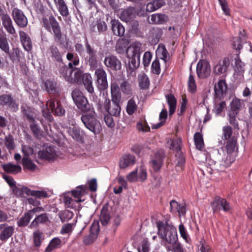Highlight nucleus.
I'll return each mask as SVG.
<instances>
[{
	"label": "nucleus",
	"instance_id": "nucleus-32",
	"mask_svg": "<svg viewBox=\"0 0 252 252\" xmlns=\"http://www.w3.org/2000/svg\"><path fill=\"white\" fill-rule=\"evenodd\" d=\"M48 220V217L46 214H42L37 216L31 222L29 226L30 228L37 227L39 224L46 222Z\"/></svg>",
	"mask_w": 252,
	"mask_h": 252
},
{
	"label": "nucleus",
	"instance_id": "nucleus-41",
	"mask_svg": "<svg viewBox=\"0 0 252 252\" xmlns=\"http://www.w3.org/2000/svg\"><path fill=\"white\" fill-rule=\"evenodd\" d=\"M167 20V16L161 14H155L151 16L150 23L152 24H162Z\"/></svg>",
	"mask_w": 252,
	"mask_h": 252
},
{
	"label": "nucleus",
	"instance_id": "nucleus-10",
	"mask_svg": "<svg viewBox=\"0 0 252 252\" xmlns=\"http://www.w3.org/2000/svg\"><path fill=\"white\" fill-rule=\"evenodd\" d=\"M241 106L242 102L240 99L237 98H233L230 104V109L227 113L228 120L229 123L234 126H238L236 118Z\"/></svg>",
	"mask_w": 252,
	"mask_h": 252
},
{
	"label": "nucleus",
	"instance_id": "nucleus-38",
	"mask_svg": "<svg viewBox=\"0 0 252 252\" xmlns=\"http://www.w3.org/2000/svg\"><path fill=\"white\" fill-rule=\"evenodd\" d=\"M245 64L242 62L238 56L235 58V74L243 76L245 71Z\"/></svg>",
	"mask_w": 252,
	"mask_h": 252
},
{
	"label": "nucleus",
	"instance_id": "nucleus-57",
	"mask_svg": "<svg viewBox=\"0 0 252 252\" xmlns=\"http://www.w3.org/2000/svg\"><path fill=\"white\" fill-rule=\"evenodd\" d=\"M137 129L142 132H147L150 129V127L145 122H138L136 125Z\"/></svg>",
	"mask_w": 252,
	"mask_h": 252
},
{
	"label": "nucleus",
	"instance_id": "nucleus-46",
	"mask_svg": "<svg viewBox=\"0 0 252 252\" xmlns=\"http://www.w3.org/2000/svg\"><path fill=\"white\" fill-rule=\"evenodd\" d=\"M138 82L139 87L142 89L148 88L150 84L149 78L145 74H141L138 76Z\"/></svg>",
	"mask_w": 252,
	"mask_h": 252
},
{
	"label": "nucleus",
	"instance_id": "nucleus-49",
	"mask_svg": "<svg viewBox=\"0 0 252 252\" xmlns=\"http://www.w3.org/2000/svg\"><path fill=\"white\" fill-rule=\"evenodd\" d=\"M32 217L31 213L28 211L24 216L18 221L19 226H25L28 225Z\"/></svg>",
	"mask_w": 252,
	"mask_h": 252
},
{
	"label": "nucleus",
	"instance_id": "nucleus-50",
	"mask_svg": "<svg viewBox=\"0 0 252 252\" xmlns=\"http://www.w3.org/2000/svg\"><path fill=\"white\" fill-rule=\"evenodd\" d=\"M68 134L74 139L77 140L80 139L79 130L75 126H73L67 129Z\"/></svg>",
	"mask_w": 252,
	"mask_h": 252
},
{
	"label": "nucleus",
	"instance_id": "nucleus-55",
	"mask_svg": "<svg viewBox=\"0 0 252 252\" xmlns=\"http://www.w3.org/2000/svg\"><path fill=\"white\" fill-rule=\"evenodd\" d=\"M232 128L229 126H225L222 127V134L225 140L229 139L232 135Z\"/></svg>",
	"mask_w": 252,
	"mask_h": 252
},
{
	"label": "nucleus",
	"instance_id": "nucleus-60",
	"mask_svg": "<svg viewBox=\"0 0 252 252\" xmlns=\"http://www.w3.org/2000/svg\"><path fill=\"white\" fill-rule=\"evenodd\" d=\"M179 230L181 237L186 241L188 242L189 236L188 233L183 223H181L179 226Z\"/></svg>",
	"mask_w": 252,
	"mask_h": 252
},
{
	"label": "nucleus",
	"instance_id": "nucleus-25",
	"mask_svg": "<svg viewBox=\"0 0 252 252\" xmlns=\"http://www.w3.org/2000/svg\"><path fill=\"white\" fill-rule=\"evenodd\" d=\"M39 158L46 160H52L54 159L56 157V154L54 149L49 147L38 152V153Z\"/></svg>",
	"mask_w": 252,
	"mask_h": 252
},
{
	"label": "nucleus",
	"instance_id": "nucleus-29",
	"mask_svg": "<svg viewBox=\"0 0 252 252\" xmlns=\"http://www.w3.org/2000/svg\"><path fill=\"white\" fill-rule=\"evenodd\" d=\"M165 98L169 106V114L170 116H171L176 110L177 100L175 96L171 94L166 95Z\"/></svg>",
	"mask_w": 252,
	"mask_h": 252
},
{
	"label": "nucleus",
	"instance_id": "nucleus-54",
	"mask_svg": "<svg viewBox=\"0 0 252 252\" xmlns=\"http://www.w3.org/2000/svg\"><path fill=\"white\" fill-rule=\"evenodd\" d=\"M152 55L149 51L145 52L143 58V63L145 67L149 66L151 61Z\"/></svg>",
	"mask_w": 252,
	"mask_h": 252
},
{
	"label": "nucleus",
	"instance_id": "nucleus-51",
	"mask_svg": "<svg viewBox=\"0 0 252 252\" xmlns=\"http://www.w3.org/2000/svg\"><path fill=\"white\" fill-rule=\"evenodd\" d=\"M4 144L7 149L9 151L14 150L15 148L14 139L10 135L5 137Z\"/></svg>",
	"mask_w": 252,
	"mask_h": 252
},
{
	"label": "nucleus",
	"instance_id": "nucleus-61",
	"mask_svg": "<svg viewBox=\"0 0 252 252\" xmlns=\"http://www.w3.org/2000/svg\"><path fill=\"white\" fill-rule=\"evenodd\" d=\"M221 6V9L226 15H229L230 14V9L229 8L228 4L225 0H218Z\"/></svg>",
	"mask_w": 252,
	"mask_h": 252
},
{
	"label": "nucleus",
	"instance_id": "nucleus-52",
	"mask_svg": "<svg viewBox=\"0 0 252 252\" xmlns=\"http://www.w3.org/2000/svg\"><path fill=\"white\" fill-rule=\"evenodd\" d=\"M188 84L189 91L194 93L196 90V86L194 77L191 74L189 76Z\"/></svg>",
	"mask_w": 252,
	"mask_h": 252
},
{
	"label": "nucleus",
	"instance_id": "nucleus-63",
	"mask_svg": "<svg viewBox=\"0 0 252 252\" xmlns=\"http://www.w3.org/2000/svg\"><path fill=\"white\" fill-rule=\"evenodd\" d=\"M119 89H121L123 93L128 94L130 91V86L127 82L124 81L121 84Z\"/></svg>",
	"mask_w": 252,
	"mask_h": 252
},
{
	"label": "nucleus",
	"instance_id": "nucleus-64",
	"mask_svg": "<svg viewBox=\"0 0 252 252\" xmlns=\"http://www.w3.org/2000/svg\"><path fill=\"white\" fill-rule=\"evenodd\" d=\"M152 69L154 73L159 74L160 72V64L158 60H155L152 64Z\"/></svg>",
	"mask_w": 252,
	"mask_h": 252
},
{
	"label": "nucleus",
	"instance_id": "nucleus-34",
	"mask_svg": "<svg viewBox=\"0 0 252 252\" xmlns=\"http://www.w3.org/2000/svg\"><path fill=\"white\" fill-rule=\"evenodd\" d=\"M62 246V241L58 237L52 239L45 249V252H51L55 249L60 248Z\"/></svg>",
	"mask_w": 252,
	"mask_h": 252
},
{
	"label": "nucleus",
	"instance_id": "nucleus-47",
	"mask_svg": "<svg viewBox=\"0 0 252 252\" xmlns=\"http://www.w3.org/2000/svg\"><path fill=\"white\" fill-rule=\"evenodd\" d=\"M33 238L34 244L36 247L40 246L44 239L42 232L38 230L35 231L33 233Z\"/></svg>",
	"mask_w": 252,
	"mask_h": 252
},
{
	"label": "nucleus",
	"instance_id": "nucleus-18",
	"mask_svg": "<svg viewBox=\"0 0 252 252\" xmlns=\"http://www.w3.org/2000/svg\"><path fill=\"white\" fill-rule=\"evenodd\" d=\"M99 231L98 222H94L90 227V232L89 235L86 236L83 240L85 245H90L93 243L97 237Z\"/></svg>",
	"mask_w": 252,
	"mask_h": 252
},
{
	"label": "nucleus",
	"instance_id": "nucleus-8",
	"mask_svg": "<svg viewBox=\"0 0 252 252\" xmlns=\"http://www.w3.org/2000/svg\"><path fill=\"white\" fill-rule=\"evenodd\" d=\"M72 97L78 108L82 111L88 112L94 109L88 103L87 99L79 90H74L72 93Z\"/></svg>",
	"mask_w": 252,
	"mask_h": 252
},
{
	"label": "nucleus",
	"instance_id": "nucleus-22",
	"mask_svg": "<svg viewBox=\"0 0 252 252\" xmlns=\"http://www.w3.org/2000/svg\"><path fill=\"white\" fill-rule=\"evenodd\" d=\"M164 157V152L161 150H159L155 154V157L151 162L152 166L155 171H158L160 169Z\"/></svg>",
	"mask_w": 252,
	"mask_h": 252
},
{
	"label": "nucleus",
	"instance_id": "nucleus-15",
	"mask_svg": "<svg viewBox=\"0 0 252 252\" xmlns=\"http://www.w3.org/2000/svg\"><path fill=\"white\" fill-rule=\"evenodd\" d=\"M12 16L15 23L20 28H25L28 25V19L23 11L14 8L12 11Z\"/></svg>",
	"mask_w": 252,
	"mask_h": 252
},
{
	"label": "nucleus",
	"instance_id": "nucleus-43",
	"mask_svg": "<svg viewBox=\"0 0 252 252\" xmlns=\"http://www.w3.org/2000/svg\"><path fill=\"white\" fill-rule=\"evenodd\" d=\"M63 201L68 208H76L79 207V203L67 194L64 195Z\"/></svg>",
	"mask_w": 252,
	"mask_h": 252
},
{
	"label": "nucleus",
	"instance_id": "nucleus-6",
	"mask_svg": "<svg viewBox=\"0 0 252 252\" xmlns=\"http://www.w3.org/2000/svg\"><path fill=\"white\" fill-rule=\"evenodd\" d=\"M42 22L43 26L47 31L50 32L51 30H53L56 40H60L61 39L62 34L60 26L52 15L43 18Z\"/></svg>",
	"mask_w": 252,
	"mask_h": 252
},
{
	"label": "nucleus",
	"instance_id": "nucleus-53",
	"mask_svg": "<svg viewBox=\"0 0 252 252\" xmlns=\"http://www.w3.org/2000/svg\"><path fill=\"white\" fill-rule=\"evenodd\" d=\"M62 222L66 221L72 218V213L68 210L62 211L59 214Z\"/></svg>",
	"mask_w": 252,
	"mask_h": 252
},
{
	"label": "nucleus",
	"instance_id": "nucleus-1",
	"mask_svg": "<svg viewBox=\"0 0 252 252\" xmlns=\"http://www.w3.org/2000/svg\"><path fill=\"white\" fill-rule=\"evenodd\" d=\"M119 81L118 80L113 79L111 81L110 91L112 103L109 98L105 97L104 101L101 104L99 102L97 103V109L101 112L104 111L108 112V114L118 117L120 115L121 108L120 103L121 101L122 95L119 89Z\"/></svg>",
	"mask_w": 252,
	"mask_h": 252
},
{
	"label": "nucleus",
	"instance_id": "nucleus-9",
	"mask_svg": "<svg viewBox=\"0 0 252 252\" xmlns=\"http://www.w3.org/2000/svg\"><path fill=\"white\" fill-rule=\"evenodd\" d=\"M147 178V172L143 165L137 167L134 170L130 172L126 176L127 181L131 183L143 182Z\"/></svg>",
	"mask_w": 252,
	"mask_h": 252
},
{
	"label": "nucleus",
	"instance_id": "nucleus-28",
	"mask_svg": "<svg viewBox=\"0 0 252 252\" xmlns=\"http://www.w3.org/2000/svg\"><path fill=\"white\" fill-rule=\"evenodd\" d=\"M86 187L81 186L78 187L76 189L71 191L72 195L78 203H79L84 201V199H82V198L86 193Z\"/></svg>",
	"mask_w": 252,
	"mask_h": 252
},
{
	"label": "nucleus",
	"instance_id": "nucleus-3",
	"mask_svg": "<svg viewBox=\"0 0 252 252\" xmlns=\"http://www.w3.org/2000/svg\"><path fill=\"white\" fill-rule=\"evenodd\" d=\"M157 226L158 236L165 241L166 245L169 244L172 246V249L168 247V251L173 250L174 252H184L180 244L177 242L178 236L175 227L160 221L157 222Z\"/></svg>",
	"mask_w": 252,
	"mask_h": 252
},
{
	"label": "nucleus",
	"instance_id": "nucleus-36",
	"mask_svg": "<svg viewBox=\"0 0 252 252\" xmlns=\"http://www.w3.org/2000/svg\"><path fill=\"white\" fill-rule=\"evenodd\" d=\"M171 210L173 212H178L180 217L185 213V207L184 205H181L177 201L172 200L170 202Z\"/></svg>",
	"mask_w": 252,
	"mask_h": 252
},
{
	"label": "nucleus",
	"instance_id": "nucleus-20",
	"mask_svg": "<svg viewBox=\"0 0 252 252\" xmlns=\"http://www.w3.org/2000/svg\"><path fill=\"white\" fill-rule=\"evenodd\" d=\"M14 228L6 223L0 224V240L2 241H6L13 233Z\"/></svg>",
	"mask_w": 252,
	"mask_h": 252
},
{
	"label": "nucleus",
	"instance_id": "nucleus-16",
	"mask_svg": "<svg viewBox=\"0 0 252 252\" xmlns=\"http://www.w3.org/2000/svg\"><path fill=\"white\" fill-rule=\"evenodd\" d=\"M211 207L213 212H217L222 209L224 211H228L230 209V205L228 202L224 198L216 197L211 203Z\"/></svg>",
	"mask_w": 252,
	"mask_h": 252
},
{
	"label": "nucleus",
	"instance_id": "nucleus-27",
	"mask_svg": "<svg viewBox=\"0 0 252 252\" xmlns=\"http://www.w3.org/2000/svg\"><path fill=\"white\" fill-rule=\"evenodd\" d=\"M54 2L60 14L63 17L69 14L68 7L64 0H54Z\"/></svg>",
	"mask_w": 252,
	"mask_h": 252
},
{
	"label": "nucleus",
	"instance_id": "nucleus-24",
	"mask_svg": "<svg viewBox=\"0 0 252 252\" xmlns=\"http://www.w3.org/2000/svg\"><path fill=\"white\" fill-rule=\"evenodd\" d=\"M135 163V158L134 156L131 155H125L120 159L119 166L122 169H125L133 165Z\"/></svg>",
	"mask_w": 252,
	"mask_h": 252
},
{
	"label": "nucleus",
	"instance_id": "nucleus-40",
	"mask_svg": "<svg viewBox=\"0 0 252 252\" xmlns=\"http://www.w3.org/2000/svg\"><path fill=\"white\" fill-rule=\"evenodd\" d=\"M181 143V139L178 137L170 138L167 141V144L169 146V148L173 150H179L180 149Z\"/></svg>",
	"mask_w": 252,
	"mask_h": 252
},
{
	"label": "nucleus",
	"instance_id": "nucleus-23",
	"mask_svg": "<svg viewBox=\"0 0 252 252\" xmlns=\"http://www.w3.org/2000/svg\"><path fill=\"white\" fill-rule=\"evenodd\" d=\"M105 65L112 69L119 70L121 67L120 61L114 56L106 57L104 60Z\"/></svg>",
	"mask_w": 252,
	"mask_h": 252
},
{
	"label": "nucleus",
	"instance_id": "nucleus-45",
	"mask_svg": "<svg viewBox=\"0 0 252 252\" xmlns=\"http://www.w3.org/2000/svg\"><path fill=\"white\" fill-rule=\"evenodd\" d=\"M194 141L196 148L202 149L204 147V141L202 134L200 132H196L194 134Z\"/></svg>",
	"mask_w": 252,
	"mask_h": 252
},
{
	"label": "nucleus",
	"instance_id": "nucleus-58",
	"mask_svg": "<svg viewBox=\"0 0 252 252\" xmlns=\"http://www.w3.org/2000/svg\"><path fill=\"white\" fill-rule=\"evenodd\" d=\"M72 230L73 225L71 223H67L62 226L61 233L63 235L70 233Z\"/></svg>",
	"mask_w": 252,
	"mask_h": 252
},
{
	"label": "nucleus",
	"instance_id": "nucleus-48",
	"mask_svg": "<svg viewBox=\"0 0 252 252\" xmlns=\"http://www.w3.org/2000/svg\"><path fill=\"white\" fill-rule=\"evenodd\" d=\"M137 106L135 101L133 99L129 100L126 108V112L129 115L133 114L136 110Z\"/></svg>",
	"mask_w": 252,
	"mask_h": 252
},
{
	"label": "nucleus",
	"instance_id": "nucleus-11",
	"mask_svg": "<svg viewBox=\"0 0 252 252\" xmlns=\"http://www.w3.org/2000/svg\"><path fill=\"white\" fill-rule=\"evenodd\" d=\"M61 74L66 81L71 83L80 82L83 76L82 71L76 69L71 70L66 67H63L62 68Z\"/></svg>",
	"mask_w": 252,
	"mask_h": 252
},
{
	"label": "nucleus",
	"instance_id": "nucleus-26",
	"mask_svg": "<svg viewBox=\"0 0 252 252\" xmlns=\"http://www.w3.org/2000/svg\"><path fill=\"white\" fill-rule=\"evenodd\" d=\"M220 100L214 98L213 102V109L212 111L217 116H221L226 108L225 102L224 101H219Z\"/></svg>",
	"mask_w": 252,
	"mask_h": 252
},
{
	"label": "nucleus",
	"instance_id": "nucleus-13",
	"mask_svg": "<svg viewBox=\"0 0 252 252\" xmlns=\"http://www.w3.org/2000/svg\"><path fill=\"white\" fill-rule=\"evenodd\" d=\"M227 88L225 80L224 79L219 80L214 86V98L218 99H223L226 96Z\"/></svg>",
	"mask_w": 252,
	"mask_h": 252
},
{
	"label": "nucleus",
	"instance_id": "nucleus-37",
	"mask_svg": "<svg viewBox=\"0 0 252 252\" xmlns=\"http://www.w3.org/2000/svg\"><path fill=\"white\" fill-rule=\"evenodd\" d=\"M0 49L5 54H10L9 46L6 35L3 33H0Z\"/></svg>",
	"mask_w": 252,
	"mask_h": 252
},
{
	"label": "nucleus",
	"instance_id": "nucleus-42",
	"mask_svg": "<svg viewBox=\"0 0 252 252\" xmlns=\"http://www.w3.org/2000/svg\"><path fill=\"white\" fill-rule=\"evenodd\" d=\"M156 55L160 59L163 60L165 62L167 59L168 52L165 47L163 45H159L156 50Z\"/></svg>",
	"mask_w": 252,
	"mask_h": 252
},
{
	"label": "nucleus",
	"instance_id": "nucleus-14",
	"mask_svg": "<svg viewBox=\"0 0 252 252\" xmlns=\"http://www.w3.org/2000/svg\"><path fill=\"white\" fill-rule=\"evenodd\" d=\"M196 72L200 78L208 77L211 73V66L209 62L204 60L199 61L197 64Z\"/></svg>",
	"mask_w": 252,
	"mask_h": 252
},
{
	"label": "nucleus",
	"instance_id": "nucleus-62",
	"mask_svg": "<svg viewBox=\"0 0 252 252\" xmlns=\"http://www.w3.org/2000/svg\"><path fill=\"white\" fill-rule=\"evenodd\" d=\"M200 251L201 252H213L210 246L203 240L200 241Z\"/></svg>",
	"mask_w": 252,
	"mask_h": 252
},
{
	"label": "nucleus",
	"instance_id": "nucleus-17",
	"mask_svg": "<svg viewBox=\"0 0 252 252\" xmlns=\"http://www.w3.org/2000/svg\"><path fill=\"white\" fill-rule=\"evenodd\" d=\"M230 64V60L225 57L220 60L213 67V73L217 75L224 73Z\"/></svg>",
	"mask_w": 252,
	"mask_h": 252
},
{
	"label": "nucleus",
	"instance_id": "nucleus-39",
	"mask_svg": "<svg viewBox=\"0 0 252 252\" xmlns=\"http://www.w3.org/2000/svg\"><path fill=\"white\" fill-rule=\"evenodd\" d=\"M99 220L103 225H106L110 220V215L107 206H103L101 209Z\"/></svg>",
	"mask_w": 252,
	"mask_h": 252
},
{
	"label": "nucleus",
	"instance_id": "nucleus-19",
	"mask_svg": "<svg viewBox=\"0 0 252 252\" xmlns=\"http://www.w3.org/2000/svg\"><path fill=\"white\" fill-rule=\"evenodd\" d=\"M86 52L88 54L87 59L88 62L92 68L95 69L97 67V61L96 57V52L94 50L90 44L87 42L86 44Z\"/></svg>",
	"mask_w": 252,
	"mask_h": 252
},
{
	"label": "nucleus",
	"instance_id": "nucleus-35",
	"mask_svg": "<svg viewBox=\"0 0 252 252\" xmlns=\"http://www.w3.org/2000/svg\"><path fill=\"white\" fill-rule=\"evenodd\" d=\"M0 104H8L10 107L13 108L14 110H16L18 108V106L12 101V98L10 95L3 94L0 96Z\"/></svg>",
	"mask_w": 252,
	"mask_h": 252
},
{
	"label": "nucleus",
	"instance_id": "nucleus-4",
	"mask_svg": "<svg viewBox=\"0 0 252 252\" xmlns=\"http://www.w3.org/2000/svg\"><path fill=\"white\" fill-rule=\"evenodd\" d=\"M141 47V43L134 42L126 50L127 57L129 60L128 65L132 70L136 69L140 64V54L142 52Z\"/></svg>",
	"mask_w": 252,
	"mask_h": 252
},
{
	"label": "nucleus",
	"instance_id": "nucleus-44",
	"mask_svg": "<svg viewBox=\"0 0 252 252\" xmlns=\"http://www.w3.org/2000/svg\"><path fill=\"white\" fill-rule=\"evenodd\" d=\"M22 164L24 168L31 171H34L37 168L36 165L28 157H23Z\"/></svg>",
	"mask_w": 252,
	"mask_h": 252
},
{
	"label": "nucleus",
	"instance_id": "nucleus-30",
	"mask_svg": "<svg viewBox=\"0 0 252 252\" xmlns=\"http://www.w3.org/2000/svg\"><path fill=\"white\" fill-rule=\"evenodd\" d=\"M112 30L114 34L117 36H122L124 34L125 30L124 26L118 21H111Z\"/></svg>",
	"mask_w": 252,
	"mask_h": 252
},
{
	"label": "nucleus",
	"instance_id": "nucleus-2",
	"mask_svg": "<svg viewBox=\"0 0 252 252\" xmlns=\"http://www.w3.org/2000/svg\"><path fill=\"white\" fill-rule=\"evenodd\" d=\"M237 150L236 141L234 140H230L227 142L226 146L222 148L221 153L218 150L214 151L212 153L213 159L210 157H207L206 161L210 165L219 162L223 163L225 166H228L234 161V153Z\"/></svg>",
	"mask_w": 252,
	"mask_h": 252
},
{
	"label": "nucleus",
	"instance_id": "nucleus-12",
	"mask_svg": "<svg viewBox=\"0 0 252 252\" xmlns=\"http://www.w3.org/2000/svg\"><path fill=\"white\" fill-rule=\"evenodd\" d=\"M94 75L96 78V87L99 91H104L108 88L107 74L102 68L95 69Z\"/></svg>",
	"mask_w": 252,
	"mask_h": 252
},
{
	"label": "nucleus",
	"instance_id": "nucleus-7",
	"mask_svg": "<svg viewBox=\"0 0 252 252\" xmlns=\"http://www.w3.org/2000/svg\"><path fill=\"white\" fill-rule=\"evenodd\" d=\"M46 107L47 110L43 111V115L50 122L53 120L50 112L58 116H62L65 113L64 110L60 106L59 102L54 99L48 100L46 103Z\"/></svg>",
	"mask_w": 252,
	"mask_h": 252
},
{
	"label": "nucleus",
	"instance_id": "nucleus-59",
	"mask_svg": "<svg viewBox=\"0 0 252 252\" xmlns=\"http://www.w3.org/2000/svg\"><path fill=\"white\" fill-rule=\"evenodd\" d=\"M52 55L57 61L62 60V57L60 53L56 47L52 46L50 48Z\"/></svg>",
	"mask_w": 252,
	"mask_h": 252
},
{
	"label": "nucleus",
	"instance_id": "nucleus-31",
	"mask_svg": "<svg viewBox=\"0 0 252 252\" xmlns=\"http://www.w3.org/2000/svg\"><path fill=\"white\" fill-rule=\"evenodd\" d=\"M2 168L7 173L16 174L21 171V167L20 165H15L8 163L2 165Z\"/></svg>",
	"mask_w": 252,
	"mask_h": 252
},
{
	"label": "nucleus",
	"instance_id": "nucleus-21",
	"mask_svg": "<svg viewBox=\"0 0 252 252\" xmlns=\"http://www.w3.org/2000/svg\"><path fill=\"white\" fill-rule=\"evenodd\" d=\"M136 15V11L134 8L129 7L124 9L119 14V18L123 21L128 22L133 19Z\"/></svg>",
	"mask_w": 252,
	"mask_h": 252
},
{
	"label": "nucleus",
	"instance_id": "nucleus-5",
	"mask_svg": "<svg viewBox=\"0 0 252 252\" xmlns=\"http://www.w3.org/2000/svg\"><path fill=\"white\" fill-rule=\"evenodd\" d=\"M88 112L81 117L82 122L90 131L94 133H98L101 129V125L95 118L96 114L94 109Z\"/></svg>",
	"mask_w": 252,
	"mask_h": 252
},
{
	"label": "nucleus",
	"instance_id": "nucleus-56",
	"mask_svg": "<svg viewBox=\"0 0 252 252\" xmlns=\"http://www.w3.org/2000/svg\"><path fill=\"white\" fill-rule=\"evenodd\" d=\"M22 151L24 156V157H28L33 153V149L29 145H23Z\"/></svg>",
	"mask_w": 252,
	"mask_h": 252
},
{
	"label": "nucleus",
	"instance_id": "nucleus-33",
	"mask_svg": "<svg viewBox=\"0 0 252 252\" xmlns=\"http://www.w3.org/2000/svg\"><path fill=\"white\" fill-rule=\"evenodd\" d=\"M165 4L163 0H156L149 2L146 5V10L151 12L161 7Z\"/></svg>",
	"mask_w": 252,
	"mask_h": 252
}]
</instances>
